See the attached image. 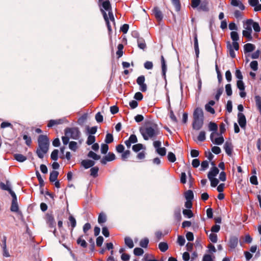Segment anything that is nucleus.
Wrapping results in <instances>:
<instances>
[{
	"label": "nucleus",
	"instance_id": "obj_1",
	"mask_svg": "<svg viewBox=\"0 0 261 261\" xmlns=\"http://www.w3.org/2000/svg\"><path fill=\"white\" fill-rule=\"evenodd\" d=\"M38 147L36 154L40 159H43L49 149V141L46 135H40L38 138Z\"/></svg>",
	"mask_w": 261,
	"mask_h": 261
},
{
	"label": "nucleus",
	"instance_id": "obj_2",
	"mask_svg": "<svg viewBox=\"0 0 261 261\" xmlns=\"http://www.w3.org/2000/svg\"><path fill=\"white\" fill-rule=\"evenodd\" d=\"M139 131L145 140L152 138L159 134L157 124L151 123L149 125L140 127Z\"/></svg>",
	"mask_w": 261,
	"mask_h": 261
},
{
	"label": "nucleus",
	"instance_id": "obj_3",
	"mask_svg": "<svg viewBox=\"0 0 261 261\" xmlns=\"http://www.w3.org/2000/svg\"><path fill=\"white\" fill-rule=\"evenodd\" d=\"M192 128L196 130H200L204 123V114L202 109L199 107L196 108L193 114Z\"/></svg>",
	"mask_w": 261,
	"mask_h": 261
},
{
	"label": "nucleus",
	"instance_id": "obj_4",
	"mask_svg": "<svg viewBox=\"0 0 261 261\" xmlns=\"http://www.w3.org/2000/svg\"><path fill=\"white\" fill-rule=\"evenodd\" d=\"M65 135L74 140H78L81 136V132L78 127H67L64 130Z\"/></svg>",
	"mask_w": 261,
	"mask_h": 261
},
{
	"label": "nucleus",
	"instance_id": "obj_5",
	"mask_svg": "<svg viewBox=\"0 0 261 261\" xmlns=\"http://www.w3.org/2000/svg\"><path fill=\"white\" fill-rule=\"evenodd\" d=\"M100 11L103 15V18L106 21L108 31L109 32H111L112 31V28H111V26L110 25L109 19L111 21H112L114 24H115V18H114L113 13L112 12V10H111L108 11L109 17L108 16L107 13L105 12V11L103 9H101Z\"/></svg>",
	"mask_w": 261,
	"mask_h": 261
},
{
	"label": "nucleus",
	"instance_id": "obj_6",
	"mask_svg": "<svg viewBox=\"0 0 261 261\" xmlns=\"http://www.w3.org/2000/svg\"><path fill=\"white\" fill-rule=\"evenodd\" d=\"M252 22V19H247L246 21L245 24L246 27H245V30L242 32L243 36L246 38L248 40L251 41L252 40V36L251 35L252 30L251 22Z\"/></svg>",
	"mask_w": 261,
	"mask_h": 261
},
{
	"label": "nucleus",
	"instance_id": "obj_7",
	"mask_svg": "<svg viewBox=\"0 0 261 261\" xmlns=\"http://www.w3.org/2000/svg\"><path fill=\"white\" fill-rule=\"evenodd\" d=\"M45 220L49 227L51 228H54V233L55 234L56 231V229L55 228L56 223L53 214L47 213L45 215Z\"/></svg>",
	"mask_w": 261,
	"mask_h": 261
},
{
	"label": "nucleus",
	"instance_id": "obj_8",
	"mask_svg": "<svg viewBox=\"0 0 261 261\" xmlns=\"http://www.w3.org/2000/svg\"><path fill=\"white\" fill-rule=\"evenodd\" d=\"M145 80V76L144 75H141L139 76L137 80V83L140 86V90L142 92H145L147 91V88L146 84L144 83Z\"/></svg>",
	"mask_w": 261,
	"mask_h": 261
},
{
	"label": "nucleus",
	"instance_id": "obj_9",
	"mask_svg": "<svg viewBox=\"0 0 261 261\" xmlns=\"http://www.w3.org/2000/svg\"><path fill=\"white\" fill-rule=\"evenodd\" d=\"M208 129L210 131L213 132L210 135V139L212 141H213V136L214 135H219V134L217 132L218 125L213 122H210L208 124Z\"/></svg>",
	"mask_w": 261,
	"mask_h": 261
},
{
	"label": "nucleus",
	"instance_id": "obj_10",
	"mask_svg": "<svg viewBox=\"0 0 261 261\" xmlns=\"http://www.w3.org/2000/svg\"><path fill=\"white\" fill-rule=\"evenodd\" d=\"M239 240L236 236H231L228 242V247L230 250H233L238 246Z\"/></svg>",
	"mask_w": 261,
	"mask_h": 261
},
{
	"label": "nucleus",
	"instance_id": "obj_11",
	"mask_svg": "<svg viewBox=\"0 0 261 261\" xmlns=\"http://www.w3.org/2000/svg\"><path fill=\"white\" fill-rule=\"evenodd\" d=\"M116 156L113 152H109L107 155L103 156L102 159L100 160V163L102 165H106L107 162H111L115 160Z\"/></svg>",
	"mask_w": 261,
	"mask_h": 261
},
{
	"label": "nucleus",
	"instance_id": "obj_12",
	"mask_svg": "<svg viewBox=\"0 0 261 261\" xmlns=\"http://www.w3.org/2000/svg\"><path fill=\"white\" fill-rule=\"evenodd\" d=\"M98 5L99 7H101L106 11H109L112 10L109 0H99Z\"/></svg>",
	"mask_w": 261,
	"mask_h": 261
},
{
	"label": "nucleus",
	"instance_id": "obj_13",
	"mask_svg": "<svg viewBox=\"0 0 261 261\" xmlns=\"http://www.w3.org/2000/svg\"><path fill=\"white\" fill-rule=\"evenodd\" d=\"M66 122H67V120L65 118L56 120L51 119L48 121L47 127H51L54 125L61 124Z\"/></svg>",
	"mask_w": 261,
	"mask_h": 261
},
{
	"label": "nucleus",
	"instance_id": "obj_14",
	"mask_svg": "<svg viewBox=\"0 0 261 261\" xmlns=\"http://www.w3.org/2000/svg\"><path fill=\"white\" fill-rule=\"evenodd\" d=\"M155 18L158 21H161L163 18V15L160 8L158 7H155L152 10Z\"/></svg>",
	"mask_w": 261,
	"mask_h": 261
},
{
	"label": "nucleus",
	"instance_id": "obj_15",
	"mask_svg": "<svg viewBox=\"0 0 261 261\" xmlns=\"http://www.w3.org/2000/svg\"><path fill=\"white\" fill-rule=\"evenodd\" d=\"M238 121L242 128H244L246 125V119L245 115L242 113H238Z\"/></svg>",
	"mask_w": 261,
	"mask_h": 261
},
{
	"label": "nucleus",
	"instance_id": "obj_16",
	"mask_svg": "<svg viewBox=\"0 0 261 261\" xmlns=\"http://www.w3.org/2000/svg\"><path fill=\"white\" fill-rule=\"evenodd\" d=\"M161 67H162V74L164 79L166 81V73L167 71V65L166 64V61L164 59V57L163 55L161 57Z\"/></svg>",
	"mask_w": 261,
	"mask_h": 261
},
{
	"label": "nucleus",
	"instance_id": "obj_17",
	"mask_svg": "<svg viewBox=\"0 0 261 261\" xmlns=\"http://www.w3.org/2000/svg\"><path fill=\"white\" fill-rule=\"evenodd\" d=\"M138 142V139L134 134L131 135L128 139L125 141L124 143L128 148H130L132 143H136Z\"/></svg>",
	"mask_w": 261,
	"mask_h": 261
},
{
	"label": "nucleus",
	"instance_id": "obj_18",
	"mask_svg": "<svg viewBox=\"0 0 261 261\" xmlns=\"http://www.w3.org/2000/svg\"><path fill=\"white\" fill-rule=\"evenodd\" d=\"M198 11H203L207 12L209 11L210 9L208 7V3L206 1H204L201 2L199 7L197 9Z\"/></svg>",
	"mask_w": 261,
	"mask_h": 261
},
{
	"label": "nucleus",
	"instance_id": "obj_19",
	"mask_svg": "<svg viewBox=\"0 0 261 261\" xmlns=\"http://www.w3.org/2000/svg\"><path fill=\"white\" fill-rule=\"evenodd\" d=\"M194 49L195 51V54L196 58H198L199 57V49L198 46V37L197 34L196 32L194 33Z\"/></svg>",
	"mask_w": 261,
	"mask_h": 261
},
{
	"label": "nucleus",
	"instance_id": "obj_20",
	"mask_svg": "<svg viewBox=\"0 0 261 261\" xmlns=\"http://www.w3.org/2000/svg\"><path fill=\"white\" fill-rule=\"evenodd\" d=\"M224 149L228 155H231L233 149V146L231 142H229L227 141L226 142L224 145Z\"/></svg>",
	"mask_w": 261,
	"mask_h": 261
},
{
	"label": "nucleus",
	"instance_id": "obj_21",
	"mask_svg": "<svg viewBox=\"0 0 261 261\" xmlns=\"http://www.w3.org/2000/svg\"><path fill=\"white\" fill-rule=\"evenodd\" d=\"M95 165V162L90 160H84L81 162V165L85 169H88Z\"/></svg>",
	"mask_w": 261,
	"mask_h": 261
},
{
	"label": "nucleus",
	"instance_id": "obj_22",
	"mask_svg": "<svg viewBox=\"0 0 261 261\" xmlns=\"http://www.w3.org/2000/svg\"><path fill=\"white\" fill-rule=\"evenodd\" d=\"M219 170L217 167H213L207 174L208 178L211 179V178L215 177L219 173Z\"/></svg>",
	"mask_w": 261,
	"mask_h": 261
},
{
	"label": "nucleus",
	"instance_id": "obj_23",
	"mask_svg": "<svg viewBox=\"0 0 261 261\" xmlns=\"http://www.w3.org/2000/svg\"><path fill=\"white\" fill-rule=\"evenodd\" d=\"M255 46L254 44L248 43L244 46V51L245 54L250 53L255 49Z\"/></svg>",
	"mask_w": 261,
	"mask_h": 261
},
{
	"label": "nucleus",
	"instance_id": "obj_24",
	"mask_svg": "<svg viewBox=\"0 0 261 261\" xmlns=\"http://www.w3.org/2000/svg\"><path fill=\"white\" fill-rule=\"evenodd\" d=\"M59 172L57 171L53 170L50 173L49 180L51 182H53L57 180L59 175Z\"/></svg>",
	"mask_w": 261,
	"mask_h": 261
},
{
	"label": "nucleus",
	"instance_id": "obj_25",
	"mask_svg": "<svg viewBox=\"0 0 261 261\" xmlns=\"http://www.w3.org/2000/svg\"><path fill=\"white\" fill-rule=\"evenodd\" d=\"M137 43L140 49L144 50L146 48V44L143 38H139L137 40Z\"/></svg>",
	"mask_w": 261,
	"mask_h": 261
},
{
	"label": "nucleus",
	"instance_id": "obj_26",
	"mask_svg": "<svg viewBox=\"0 0 261 261\" xmlns=\"http://www.w3.org/2000/svg\"><path fill=\"white\" fill-rule=\"evenodd\" d=\"M14 158L19 162H23L27 160V157L20 153H16L14 154Z\"/></svg>",
	"mask_w": 261,
	"mask_h": 261
},
{
	"label": "nucleus",
	"instance_id": "obj_27",
	"mask_svg": "<svg viewBox=\"0 0 261 261\" xmlns=\"http://www.w3.org/2000/svg\"><path fill=\"white\" fill-rule=\"evenodd\" d=\"M227 48L228 49L230 56L232 58H234L236 57V54L234 53V51L232 45H231L230 42L229 41L227 43Z\"/></svg>",
	"mask_w": 261,
	"mask_h": 261
},
{
	"label": "nucleus",
	"instance_id": "obj_28",
	"mask_svg": "<svg viewBox=\"0 0 261 261\" xmlns=\"http://www.w3.org/2000/svg\"><path fill=\"white\" fill-rule=\"evenodd\" d=\"M254 99L256 107L261 115V97L259 95H256L254 97Z\"/></svg>",
	"mask_w": 261,
	"mask_h": 261
},
{
	"label": "nucleus",
	"instance_id": "obj_29",
	"mask_svg": "<svg viewBox=\"0 0 261 261\" xmlns=\"http://www.w3.org/2000/svg\"><path fill=\"white\" fill-rule=\"evenodd\" d=\"M83 237V236L79 237L76 241V243L83 248H85L87 247V243L85 240L82 239Z\"/></svg>",
	"mask_w": 261,
	"mask_h": 261
},
{
	"label": "nucleus",
	"instance_id": "obj_30",
	"mask_svg": "<svg viewBox=\"0 0 261 261\" xmlns=\"http://www.w3.org/2000/svg\"><path fill=\"white\" fill-rule=\"evenodd\" d=\"M172 5L174 6L176 12H179L181 9L180 0H171Z\"/></svg>",
	"mask_w": 261,
	"mask_h": 261
},
{
	"label": "nucleus",
	"instance_id": "obj_31",
	"mask_svg": "<svg viewBox=\"0 0 261 261\" xmlns=\"http://www.w3.org/2000/svg\"><path fill=\"white\" fill-rule=\"evenodd\" d=\"M168 245L166 242H161L159 244V248L161 251L165 252L168 249Z\"/></svg>",
	"mask_w": 261,
	"mask_h": 261
},
{
	"label": "nucleus",
	"instance_id": "obj_32",
	"mask_svg": "<svg viewBox=\"0 0 261 261\" xmlns=\"http://www.w3.org/2000/svg\"><path fill=\"white\" fill-rule=\"evenodd\" d=\"M124 242L125 245L129 248H132L134 246L133 240L128 237H126L124 238Z\"/></svg>",
	"mask_w": 261,
	"mask_h": 261
},
{
	"label": "nucleus",
	"instance_id": "obj_33",
	"mask_svg": "<svg viewBox=\"0 0 261 261\" xmlns=\"http://www.w3.org/2000/svg\"><path fill=\"white\" fill-rule=\"evenodd\" d=\"M185 197L186 200H192L194 198V194L192 190H189L185 193Z\"/></svg>",
	"mask_w": 261,
	"mask_h": 261
},
{
	"label": "nucleus",
	"instance_id": "obj_34",
	"mask_svg": "<svg viewBox=\"0 0 261 261\" xmlns=\"http://www.w3.org/2000/svg\"><path fill=\"white\" fill-rule=\"evenodd\" d=\"M10 210L13 212H18L19 211V207L17 201H14L11 202V205L10 207Z\"/></svg>",
	"mask_w": 261,
	"mask_h": 261
},
{
	"label": "nucleus",
	"instance_id": "obj_35",
	"mask_svg": "<svg viewBox=\"0 0 261 261\" xmlns=\"http://www.w3.org/2000/svg\"><path fill=\"white\" fill-rule=\"evenodd\" d=\"M36 175L37 177V179L39 181V184L40 188H42L44 186V182L43 179H42L40 173L38 170L36 171Z\"/></svg>",
	"mask_w": 261,
	"mask_h": 261
},
{
	"label": "nucleus",
	"instance_id": "obj_36",
	"mask_svg": "<svg viewBox=\"0 0 261 261\" xmlns=\"http://www.w3.org/2000/svg\"><path fill=\"white\" fill-rule=\"evenodd\" d=\"M90 175L93 177H96L98 176V172L99 168L98 167H94L90 169Z\"/></svg>",
	"mask_w": 261,
	"mask_h": 261
},
{
	"label": "nucleus",
	"instance_id": "obj_37",
	"mask_svg": "<svg viewBox=\"0 0 261 261\" xmlns=\"http://www.w3.org/2000/svg\"><path fill=\"white\" fill-rule=\"evenodd\" d=\"M218 136H220V137L216 138L215 140H213L212 142L216 145H220L223 143L224 140L222 135H219Z\"/></svg>",
	"mask_w": 261,
	"mask_h": 261
},
{
	"label": "nucleus",
	"instance_id": "obj_38",
	"mask_svg": "<svg viewBox=\"0 0 261 261\" xmlns=\"http://www.w3.org/2000/svg\"><path fill=\"white\" fill-rule=\"evenodd\" d=\"M124 48L123 45L122 44H119L117 47L118 50L116 52V55L118 56V58H120L123 55V49Z\"/></svg>",
	"mask_w": 261,
	"mask_h": 261
},
{
	"label": "nucleus",
	"instance_id": "obj_39",
	"mask_svg": "<svg viewBox=\"0 0 261 261\" xmlns=\"http://www.w3.org/2000/svg\"><path fill=\"white\" fill-rule=\"evenodd\" d=\"M183 215L188 218H191L193 217L194 214L191 210L184 209L182 211Z\"/></svg>",
	"mask_w": 261,
	"mask_h": 261
},
{
	"label": "nucleus",
	"instance_id": "obj_40",
	"mask_svg": "<svg viewBox=\"0 0 261 261\" xmlns=\"http://www.w3.org/2000/svg\"><path fill=\"white\" fill-rule=\"evenodd\" d=\"M88 156L89 158H92L94 160H98L100 159V156L97 154L92 151H90L88 153Z\"/></svg>",
	"mask_w": 261,
	"mask_h": 261
},
{
	"label": "nucleus",
	"instance_id": "obj_41",
	"mask_svg": "<svg viewBox=\"0 0 261 261\" xmlns=\"http://www.w3.org/2000/svg\"><path fill=\"white\" fill-rule=\"evenodd\" d=\"M87 119V114H84L81 117H80L77 120L78 123L80 125H83Z\"/></svg>",
	"mask_w": 261,
	"mask_h": 261
},
{
	"label": "nucleus",
	"instance_id": "obj_42",
	"mask_svg": "<svg viewBox=\"0 0 261 261\" xmlns=\"http://www.w3.org/2000/svg\"><path fill=\"white\" fill-rule=\"evenodd\" d=\"M252 27L255 32H259L260 31V27L258 22L254 21L252 19V22H251Z\"/></svg>",
	"mask_w": 261,
	"mask_h": 261
},
{
	"label": "nucleus",
	"instance_id": "obj_43",
	"mask_svg": "<svg viewBox=\"0 0 261 261\" xmlns=\"http://www.w3.org/2000/svg\"><path fill=\"white\" fill-rule=\"evenodd\" d=\"M86 129L87 130V133L89 134L93 135L96 133L97 129V127L95 126L92 127H90L89 126H86Z\"/></svg>",
	"mask_w": 261,
	"mask_h": 261
},
{
	"label": "nucleus",
	"instance_id": "obj_44",
	"mask_svg": "<svg viewBox=\"0 0 261 261\" xmlns=\"http://www.w3.org/2000/svg\"><path fill=\"white\" fill-rule=\"evenodd\" d=\"M149 243V240L148 238H145L142 239L140 242V246L143 248H146L148 246Z\"/></svg>",
	"mask_w": 261,
	"mask_h": 261
},
{
	"label": "nucleus",
	"instance_id": "obj_45",
	"mask_svg": "<svg viewBox=\"0 0 261 261\" xmlns=\"http://www.w3.org/2000/svg\"><path fill=\"white\" fill-rule=\"evenodd\" d=\"M114 138L112 134L108 133L106 135V138L105 141L106 144H110L113 142Z\"/></svg>",
	"mask_w": 261,
	"mask_h": 261
},
{
	"label": "nucleus",
	"instance_id": "obj_46",
	"mask_svg": "<svg viewBox=\"0 0 261 261\" xmlns=\"http://www.w3.org/2000/svg\"><path fill=\"white\" fill-rule=\"evenodd\" d=\"M69 148L73 151H75L77 148V144L75 141H71L69 143Z\"/></svg>",
	"mask_w": 261,
	"mask_h": 261
},
{
	"label": "nucleus",
	"instance_id": "obj_47",
	"mask_svg": "<svg viewBox=\"0 0 261 261\" xmlns=\"http://www.w3.org/2000/svg\"><path fill=\"white\" fill-rule=\"evenodd\" d=\"M143 148V144L141 143H138L135 145H134L132 147V149L134 151L137 152L139 151L140 150Z\"/></svg>",
	"mask_w": 261,
	"mask_h": 261
},
{
	"label": "nucleus",
	"instance_id": "obj_48",
	"mask_svg": "<svg viewBox=\"0 0 261 261\" xmlns=\"http://www.w3.org/2000/svg\"><path fill=\"white\" fill-rule=\"evenodd\" d=\"M197 140L200 142H203L205 140V132L204 130L200 131Z\"/></svg>",
	"mask_w": 261,
	"mask_h": 261
},
{
	"label": "nucleus",
	"instance_id": "obj_49",
	"mask_svg": "<svg viewBox=\"0 0 261 261\" xmlns=\"http://www.w3.org/2000/svg\"><path fill=\"white\" fill-rule=\"evenodd\" d=\"M130 154V150H124V151L123 152V153H122L121 154V159L123 160V161H126V159L129 156Z\"/></svg>",
	"mask_w": 261,
	"mask_h": 261
},
{
	"label": "nucleus",
	"instance_id": "obj_50",
	"mask_svg": "<svg viewBox=\"0 0 261 261\" xmlns=\"http://www.w3.org/2000/svg\"><path fill=\"white\" fill-rule=\"evenodd\" d=\"M168 160L169 162L174 163L176 161L175 155L172 152H169L167 155Z\"/></svg>",
	"mask_w": 261,
	"mask_h": 261
},
{
	"label": "nucleus",
	"instance_id": "obj_51",
	"mask_svg": "<svg viewBox=\"0 0 261 261\" xmlns=\"http://www.w3.org/2000/svg\"><path fill=\"white\" fill-rule=\"evenodd\" d=\"M237 86L240 91H245V85L242 80H238L237 82Z\"/></svg>",
	"mask_w": 261,
	"mask_h": 261
},
{
	"label": "nucleus",
	"instance_id": "obj_52",
	"mask_svg": "<svg viewBox=\"0 0 261 261\" xmlns=\"http://www.w3.org/2000/svg\"><path fill=\"white\" fill-rule=\"evenodd\" d=\"M230 37L233 42H237L239 39L238 33L235 31H232L230 33Z\"/></svg>",
	"mask_w": 261,
	"mask_h": 261
},
{
	"label": "nucleus",
	"instance_id": "obj_53",
	"mask_svg": "<svg viewBox=\"0 0 261 261\" xmlns=\"http://www.w3.org/2000/svg\"><path fill=\"white\" fill-rule=\"evenodd\" d=\"M59 151L58 149H54L51 153L50 158L54 161H57L58 159Z\"/></svg>",
	"mask_w": 261,
	"mask_h": 261
},
{
	"label": "nucleus",
	"instance_id": "obj_54",
	"mask_svg": "<svg viewBox=\"0 0 261 261\" xmlns=\"http://www.w3.org/2000/svg\"><path fill=\"white\" fill-rule=\"evenodd\" d=\"M106 216L102 213H100L98 216V222L99 224H101L105 223L106 221Z\"/></svg>",
	"mask_w": 261,
	"mask_h": 261
},
{
	"label": "nucleus",
	"instance_id": "obj_55",
	"mask_svg": "<svg viewBox=\"0 0 261 261\" xmlns=\"http://www.w3.org/2000/svg\"><path fill=\"white\" fill-rule=\"evenodd\" d=\"M134 253L136 256H140L144 253V250L141 248L137 247L134 249Z\"/></svg>",
	"mask_w": 261,
	"mask_h": 261
},
{
	"label": "nucleus",
	"instance_id": "obj_56",
	"mask_svg": "<svg viewBox=\"0 0 261 261\" xmlns=\"http://www.w3.org/2000/svg\"><path fill=\"white\" fill-rule=\"evenodd\" d=\"M95 141V136H94L93 135H89L88 137L86 143L87 145H92V144L94 143Z\"/></svg>",
	"mask_w": 261,
	"mask_h": 261
},
{
	"label": "nucleus",
	"instance_id": "obj_57",
	"mask_svg": "<svg viewBox=\"0 0 261 261\" xmlns=\"http://www.w3.org/2000/svg\"><path fill=\"white\" fill-rule=\"evenodd\" d=\"M201 3L200 0H191V7L193 9L197 8L199 7Z\"/></svg>",
	"mask_w": 261,
	"mask_h": 261
},
{
	"label": "nucleus",
	"instance_id": "obj_58",
	"mask_svg": "<svg viewBox=\"0 0 261 261\" xmlns=\"http://www.w3.org/2000/svg\"><path fill=\"white\" fill-rule=\"evenodd\" d=\"M68 219L71 223V225L72 227L71 231H72L73 229L76 226V220L72 215H70Z\"/></svg>",
	"mask_w": 261,
	"mask_h": 261
},
{
	"label": "nucleus",
	"instance_id": "obj_59",
	"mask_svg": "<svg viewBox=\"0 0 261 261\" xmlns=\"http://www.w3.org/2000/svg\"><path fill=\"white\" fill-rule=\"evenodd\" d=\"M109 150V146L106 143H103L101 145V152L102 154H106Z\"/></svg>",
	"mask_w": 261,
	"mask_h": 261
},
{
	"label": "nucleus",
	"instance_id": "obj_60",
	"mask_svg": "<svg viewBox=\"0 0 261 261\" xmlns=\"http://www.w3.org/2000/svg\"><path fill=\"white\" fill-rule=\"evenodd\" d=\"M23 139L25 140V144L27 146H30L32 144V139L31 138L30 136H28L27 135H24L23 136Z\"/></svg>",
	"mask_w": 261,
	"mask_h": 261
},
{
	"label": "nucleus",
	"instance_id": "obj_61",
	"mask_svg": "<svg viewBox=\"0 0 261 261\" xmlns=\"http://www.w3.org/2000/svg\"><path fill=\"white\" fill-rule=\"evenodd\" d=\"M225 91L228 96H229L232 95V92L231 84H227L225 85Z\"/></svg>",
	"mask_w": 261,
	"mask_h": 261
},
{
	"label": "nucleus",
	"instance_id": "obj_62",
	"mask_svg": "<svg viewBox=\"0 0 261 261\" xmlns=\"http://www.w3.org/2000/svg\"><path fill=\"white\" fill-rule=\"evenodd\" d=\"M157 153L161 156H164L166 153V149L165 147H160L156 150Z\"/></svg>",
	"mask_w": 261,
	"mask_h": 261
},
{
	"label": "nucleus",
	"instance_id": "obj_63",
	"mask_svg": "<svg viewBox=\"0 0 261 261\" xmlns=\"http://www.w3.org/2000/svg\"><path fill=\"white\" fill-rule=\"evenodd\" d=\"M250 66L251 68L254 70L256 71L258 69V62L257 61H253L250 64Z\"/></svg>",
	"mask_w": 261,
	"mask_h": 261
},
{
	"label": "nucleus",
	"instance_id": "obj_64",
	"mask_svg": "<svg viewBox=\"0 0 261 261\" xmlns=\"http://www.w3.org/2000/svg\"><path fill=\"white\" fill-rule=\"evenodd\" d=\"M209 239L212 243H215L217 242V235L214 233H211L209 235Z\"/></svg>",
	"mask_w": 261,
	"mask_h": 261
}]
</instances>
